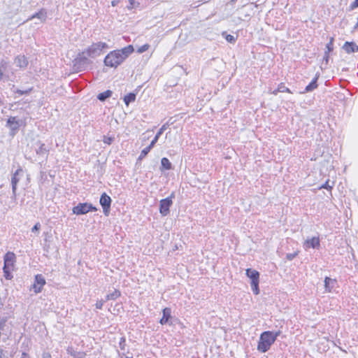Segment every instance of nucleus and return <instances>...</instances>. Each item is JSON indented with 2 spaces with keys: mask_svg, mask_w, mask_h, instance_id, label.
<instances>
[{
  "mask_svg": "<svg viewBox=\"0 0 358 358\" xmlns=\"http://www.w3.org/2000/svg\"><path fill=\"white\" fill-rule=\"evenodd\" d=\"M20 358H29V356H28V355H27V353L23 352V353L22 354V356H21V357H20Z\"/></svg>",
  "mask_w": 358,
  "mask_h": 358,
  "instance_id": "58836bf2",
  "label": "nucleus"
},
{
  "mask_svg": "<svg viewBox=\"0 0 358 358\" xmlns=\"http://www.w3.org/2000/svg\"><path fill=\"white\" fill-rule=\"evenodd\" d=\"M175 197L174 192H172L170 196L166 199H162L159 201V213L163 216H166L170 213V207L173 204V199Z\"/></svg>",
  "mask_w": 358,
  "mask_h": 358,
  "instance_id": "20e7f679",
  "label": "nucleus"
},
{
  "mask_svg": "<svg viewBox=\"0 0 358 358\" xmlns=\"http://www.w3.org/2000/svg\"><path fill=\"white\" fill-rule=\"evenodd\" d=\"M136 99V94L131 92L125 95L124 97V102L126 106H129L130 103L134 102Z\"/></svg>",
  "mask_w": 358,
  "mask_h": 358,
  "instance_id": "f3484780",
  "label": "nucleus"
},
{
  "mask_svg": "<svg viewBox=\"0 0 358 358\" xmlns=\"http://www.w3.org/2000/svg\"><path fill=\"white\" fill-rule=\"evenodd\" d=\"M125 56V59L134 52V47L131 45H129L121 50H117Z\"/></svg>",
  "mask_w": 358,
  "mask_h": 358,
  "instance_id": "dca6fc26",
  "label": "nucleus"
},
{
  "mask_svg": "<svg viewBox=\"0 0 358 358\" xmlns=\"http://www.w3.org/2000/svg\"><path fill=\"white\" fill-rule=\"evenodd\" d=\"M320 245V241L319 237H313L310 239H307L304 243V246L306 249L313 248H319Z\"/></svg>",
  "mask_w": 358,
  "mask_h": 358,
  "instance_id": "9b49d317",
  "label": "nucleus"
},
{
  "mask_svg": "<svg viewBox=\"0 0 358 358\" xmlns=\"http://www.w3.org/2000/svg\"><path fill=\"white\" fill-rule=\"evenodd\" d=\"M237 0H231L232 2H236Z\"/></svg>",
  "mask_w": 358,
  "mask_h": 358,
  "instance_id": "49530a36",
  "label": "nucleus"
},
{
  "mask_svg": "<svg viewBox=\"0 0 358 358\" xmlns=\"http://www.w3.org/2000/svg\"><path fill=\"white\" fill-rule=\"evenodd\" d=\"M123 342H124V337H122V338H121V341H120V345H122V343Z\"/></svg>",
  "mask_w": 358,
  "mask_h": 358,
  "instance_id": "a19ab883",
  "label": "nucleus"
},
{
  "mask_svg": "<svg viewBox=\"0 0 358 358\" xmlns=\"http://www.w3.org/2000/svg\"><path fill=\"white\" fill-rule=\"evenodd\" d=\"M149 48H150V45L146 43V44H144L142 46L139 47L136 51L138 53L141 54V53H143V52L147 51Z\"/></svg>",
  "mask_w": 358,
  "mask_h": 358,
  "instance_id": "bb28decb",
  "label": "nucleus"
},
{
  "mask_svg": "<svg viewBox=\"0 0 358 358\" xmlns=\"http://www.w3.org/2000/svg\"><path fill=\"white\" fill-rule=\"evenodd\" d=\"M16 257L14 252H7L4 255V265L3 267V275L6 280L13 278L12 271L15 269Z\"/></svg>",
  "mask_w": 358,
  "mask_h": 358,
  "instance_id": "f257e3e1",
  "label": "nucleus"
},
{
  "mask_svg": "<svg viewBox=\"0 0 358 358\" xmlns=\"http://www.w3.org/2000/svg\"><path fill=\"white\" fill-rule=\"evenodd\" d=\"M7 124L13 131L17 130L20 126L16 117H10L7 120Z\"/></svg>",
  "mask_w": 358,
  "mask_h": 358,
  "instance_id": "ddd939ff",
  "label": "nucleus"
},
{
  "mask_svg": "<svg viewBox=\"0 0 358 358\" xmlns=\"http://www.w3.org/2000/svg\"><path fill=\"white\" fill-rule=\"evenodd\" d=\"M125 60V56L120 51L113 50L110 52L104 59L106 66L116 68Z\"/></svg>",
  "mask_w": 358,
  "mask_h": 358,
  "instance_id": "f03ea898",
  "label": "nucleus"
},
{
  "mask_svg": "<svg viewBox=\"0 0 358 358\" xmlns=\"http://www.w3.org/2000/svg\"><path fill=\"white\" fill-rule=\"evenodd\" d=\"M17 66L24 68L28 64V61L24 55H20L15 58V60Z\"/></svg>",
  "mask_w": 358,
  "mask_h": 358,
  "instance_id": "4468645a",
  "label": "nucleus"
},
{
  "mask_svg": "<svg viewBox=\"0 0 358 358\" xmlns=\"http://www.w3.org/2000/svg\"><path fill=\"white\" fill-rule=\"evenodd\" d=\"M41 228V224L39 222H37L31 229L33 232L38 231Z\"/></svg>",
  "mask_w": 358,
  "mask_h": 358,
  "instance_id": "2f4dec72",
  "label": "nucleus"
},
{
  "mask_svg": "<svg viewBox=\"0 0 358 358\" xmlns=\"http://www.w3.org/2000/svg\"><path fill=\"white\" fill-rule=\"evenodd\" d=\"M280 92V90H279V88L278 87L275 89L272 92L271 94H273V95H277L278 93Z\"/></svg>",
  "mask_w": 358,
  "mask_h": 358,
  "instance_id": "e433bc0d",
  "label": "nucleus"
},
{
  "mask_svg": "<svg viewBox=\"0 0 358 358\" xmlns=\"http://www.w3.org/2000/svg\"><path fill=\"white\" fill-rule=\"evenodd\" d=\"M67 352L74 358H85L86 357L85 353L76 352L72 348H68Z\"/></svg>",
  "mask_w": 358,
  "mask_h": 358,
  "instance_id": "2eb2a0df",
  "label": "nucleus"
},
{
  "mask_svg": "<svg viewBox=\"0 0 358 358\" xmlns=\"http://www.w3.org/2000/svg\"><path fill=\"white\" fill-rule=\"evenodd\" d=\"M276 337H259L257 350L262 352H266L275 342Z\"/></svg>",
  "mask_w": 358,
  "mask_h": 358,
  "instance_id": "423d86ee",
  "label": "nucleus"
},
{
  "mask_svg": "<svg viewBox=\"0 0 358 358\" xmlns=\"http://www.w3.org/2000/svg\"><path fill=\"white\" fill-rule=\"evenodd\" d=\"M97 47L98 48H108V45L106 43H103V42H99L97 43Z\"/></svg>",
  "mask_w": 358,
  "mask_h": 358,
  "instance_id": "72a5a7b5",
  "label": "nucleus"
},
{
  "mask_svg": "<svg viewBox=\"0 0 358 358\" xmlns=\"http://www.w3.org/2000/svg\"><path fill=\"white\" fill-rule=\"evenodd\" d=\"M317 78L316 77L312 80V82L309 85H308L306 87V91L310 92V91H312V90L316 89L317 87Z\"/></svg>",
  "mask_w": 358,
  "mask_h": 358,
  "instance_id": "412c9836",
  "label": "nucleus"
},
{
  "mask_svg": "<svg viewBox=\"0 0 358 358\" xmlns=\"http://www.w3.org/2000/svg\"><path fill=\"white\" fill-rule=\"evenodd\" d=\"M97 208L92 203H80L72 209L73 213L77 215L86 214L89 212L96 211Z\"/></svg>",
  "mask_w": 358,
  "mask_h": 358,
  "instance_id": "39448f33",
  "label": "nucleus"
},
{
  "mask_svg": "<svg viewBox=\"0 0 358 358\" xmlns=\"http://www.w3.org/2000/svg\"><path fill=\"white\" fill-rule=\"evenodd\" d=\"M153 147L151 146V145L150 144L148 146H147L146 148H145L141 152L139 157H138V159L139 160H141L143 159L144 157H145V156L148 154V152L150 151V150Z\"/></svg>",
  "mask_w": 358,
  "mask_h": 358,
  "instance_id": "4be33fe9",
  "label": "nucleus"
},
{
  "mask_svg": "<svg viewBox=\"0 0 358 358\" xmlns=\"http://www.w3.org/2000/svg\"><path fill=\"white\" fill-rule=\"evenodd\" d=\"M333 46H334V38H331L330 41L327 45V48L329 52H331L333 50Z\"/></svg>",
  "mask_w": 358,
  "mask_h": 358,
  "instance_id": "c85d7f7f",
  "label": "nucleus"
},
{
  "mask_svg": "<svg viewBox=\"0 0 358 358\" xmlns=\"http://www.w3.org/2000/svg\"><path fill=\"white\" fill-rule=\"evenodd\" d=\"M112 95V92L110 90H106L103 92H101L98 94L97 98L100 101H105L107 98H109Z\"/></svg>",
  "mask_w": 358,
  "mask_h": 358,
  "instance_id": "aec40b11",
  "label": "nucleus"
},
{
  "mask_svg": "<svg viewBox=\"0 0 358 358\" xmlns=\"http://www.w3.org/2000/svg\"><path fill=\"white\" fill-rule=\"evenodd\" d=\"M245 275L251 280L250 285L253 293L255 295H258L260 292L259 287L260 274L259 271L251 268H247L245 270Z\"/></svg>",
  "mask_w": 358,
  "mask_h": 358,
  "instance_id": "7ed1b4c3",
  "label": "nucleus"
},
{
  "mask_svg": "<svg viewBox=\"0 0 358 358\" xmlns=\"http://www.w3.org/2000/svg\"><path fill=\"white\" fill-rule=\"evenodd\" d=\"M46 282L41 274H37L34 277V282L32 285V289L35 294L41 292Z\"/></svg>",
  "mask_w": 358,
  "mask_h": 358,
  "instance_id": "6e6552de",
  "label": "nucleus"
},
{
  "mask_svg": "<svg viewBox=\"0 0 358 358\" xmlns=\"http://www.w3.org/2000/svg\"><path fill=\"white\" fill-rule=\"evenodd\" d=\"M272 333L271 331H264L262 333L260 336H271Z\"/></svg>",
  "mask_w": 358,
  "mask_h": 358,
  "instance_id": "4c0bfd02",
  "label": "nucleus"
},
{
  "mask_svg": "<svg viewBox=\"0 0 358 358\" xmlns=\"http://www.w3.org/2000/svg\"><path fill=\"white\" fill-rule=\"evenodd\" d=\"M99 203L103 208V212L106 216H108L110 211V206L112 203L111 198L106 193L103 192L100 197Z\"/></svg>",
  "mask_w": 358,
  "mask_h": 358,
  "instance_id": "0eeeda50",
  "label": "nucleus"
},
{
  "mask_svg": "<svg viewBox=\"0 0 358 358\" xmlns=\"http://www.w3.org/2000/svg\"><path fill=\"white\" fill-rule=\"evenodd\" d=\"M3 69H5V67L1 64L0 66V80L2 79L3 76Z\"/></svg>",
  "mask_w": 358,
  "mask_h": 358,
  "instance_id": "f704fd0d",
  "label": "nucleus"
},
{
  "mask_svg": "<svg viewBox=\"0 0 358 358\" xmlns=\"http://www.w3.org/2000/svg\"><path fill=\"white\" fill-rule=\"evenodd\" d=\"M297 254L295 255H288L287 258L289 259H292L294 256H296Z\"/></svg>",
  "mask_w": 358,
  "mask_h": 358,
  "instance_id": "ea45409f",
  "label": "nucleus"
},
{
  "mask_svg": "<svg viewBox=\"0 0 358 358\" xmlns=\"http://www.w3.org/2000/svg\"><path fill=\"white\" fill-rule=\"evenodd\" d=\"M32 90H33L32 87L27 89L25 90H17L15 91V94H16L17 96H22V95H24V94H29Z\"/></svg>",
  "mask_w": 358,
  "mask_h": 358,
  "instance_id": "393cba45",
  "label": "nucleus"
},
{
  "mask_svg": "<svg viewBox=\"0 0 358 358\" xmlns=\"http://www.w3.org/2000/svg\"><path fill=\"white\" fill-rule=\"evenodd\" d=\"M125 358H129V357H125Z\"/></svg>",
  "mask_w": 358,
  "mask_h": 358,
  "instance_id": "de8ad7c7",
  "label": "nucleus"
},
{
  "mask_svg": "<svg viewBox=\"0 0 358 358\" xmlns=\"http://www.w3.org/2000/svg\"><path fill=\"white\" fill-rule=\"evenodd\" d=\"M343 49L348 54L358 52V45L355 42H345L343 45Z\"/></svg>",
  "mask_w": 358,
  "mask_h": 358,
  "instance_id": "1a4fd4ad",
  "label": "nucleus"
},
{
  "mask_svg": "<svg viewBox=\"0 0 358 358\" xmlns=\"http://www.w3.org/2000/svg\"><path fill=\"white\" fill-rule=\"evenodd\" d=\"M164 129V126H163L159 130V131L157 133V134L155 135V138L152 139V141L150 142V145L151 146L154 147L155 143L157 142L159 136L162 135L163 131Z\"/></svg>",
  "mask_w": 358,
  "mask_h": 358,
  "instance_id": "5701e85b",
  "label": "nucleus"
},
{
  "mask_svg": "<svg viewBox=\"0 0 358 358\" xmlns=\"http://www.w3.org/2000/svg\"><path fill=\"white\" fill-rule=\"evenodd\" d=\"M103 301L101 300L96 301V303H95L96 308H97V309H101L103 307Z\"/></svg>",
  "mask_w": 358,
  "mask_h": 358,
  "instance_id": "473e14b6",
  "label": "nucleus"
},
{
  "mask_svg": "<svg viewBox=\"0 0 358 358\" xmlns=\"http://www.w3.org/2000/svg\"><path fill=\"white\" fill-rule=\"evenodd\" d=\"M21 173H22V169L19 168L15 171L11 178L12 190L13 193H15L16 192L17 183L20 180L18 175L20 174Z\"/></svg>",
  "mask_w": 358,
  "mask_h": 358,
  "instance_id": "f8f14e48",
  "label": "nucleus"
},
{
  "mask_svg": "<svg viewBox=\"0 0 358 358\" xmlns=\"http://www.w3.org/2000/svg\"><path fill=\"white\" fill-rule=\"evenodd\" d=\"M111 4L113 6H115L117 5V3L113 1H112Z\"/></svg>",
  "mask_w": 358,
  "mask_h": 358,
  "instance_id": "79ce46f5",
  "label": "nucleus"
},
{
  "mask_svg": "<svg viewBox=\"0 0 358 358\" xmlns=\"http://www.w3.org/2000/svg\"><path fill=\"white\" fill-rule=\"evenodd\" d=\"M42 358H52V356L49 352H45L42 355Z\"/></svg>",
  "mask_w": 358,
  "mask_h": 358,
  "instance_id": "c9c22d12",
  "label": "nucleus"
},
{
  "mask_svg": "<svg viewBox=\"0 0 358 358\" xmlns=\"http://www.w3.org/2000/svg\"><path fill=\"white\" fill-rule=\"evenodd\" d=\"M161 165L163 169L170 170L172 167L171 163L166 157H163L161 159Z\"/></svg>",
  "mask_w": 358,
  "mask_h": 358,
  "instance_id": "6ab92c4d",
  "label": "nucleus"
},
{
  "mask_svg": "<svg viewBox=\"0 0 358 358\" xmlns=\"http://www.w3.org/2000/svg\"><path fill=\"white\" fill-rule=\"evenodd\" d=\"M121 296V292L118 289H115L112 293L108 294L106 296L107 301L115 300Z\"/></svg>",
  "mask_w": 358,
  "mask_h": 358,
  "instance_id": "a211bd4d",
  "label": "nucleus"
},
{
  "mask_svg": "<svg viewBox=\"0 0 358 358\" xmlns=\"http://www.w3.org/2000/svg\"><path fill=\"white\" fill-rule=\"evenodd\" d=\"M129 1H130V3H131V5H133V4H134V0H129Z\"/></svg>",
  "mask_w": 358,
  "mask_h": 358,
  "instance_id": "37998d69",
  "label": "nucleus"
},
{
  "mask_svg": "<svg viewBox=\"0 0 358 358\" xmlns=\"http://www.w3.org/2000/svg\"><path fill=\"white\" fill-rule=\"evenodd\" d=\"M358 7V0H355L350 5V9L354 10Z\"/></svg>",
  "mask_w": 358,
  "mask_h": 358,
  "instance_id": "7c9ffc66",
  "label": "nucleus"
},
{
  "mask_svg": "<svg viewBox=\"0 0 358 358\" xmlns=\"http://www.w3.org/2000/svg\"><path fill=\"white\" fill-rule=\"evenodd\" d=\"M45 12L43 11V10H41L40 12L36 13L35 15H34L32 16V18L33 17H38V18H41V17H45Z\"/></svg>",
  "mask_w": 358,
  "mask_h": 358,
  "instance_id": "c756f323",
  "label": "nucleus"
},
{
  "mask_svg": "<svg viewBox=\"0 0 358 358\" xmlns=\"http://www.w3.org/2000/svg\"><path fill=\"white\" fill-rule=\"evenodd\" d=\"M278 88H279V90H280V92H285V93H289V94H292V91L289 90V88H288L287 87L285 86V83H280L278 85Z\"/></svg>",
  "mask_w": 358,
  "mask_h": 358,
  "instance_id": "b1692460",
  "label": "nucleus"
},
{
  "mask_svg": "<svg viewBox=\"0 0 358 358\" xmlns=\"http://www.w3.org/2000/svg\"><path fill=\"white\" fill-rule=\"evenodd\" d=\"M327 187V185H322V187Z\"/></svg>",
  "mask_w": 358,
  "mask_h": 358,
  "instance_id": "c03bdc74",
  "label": "nucleus"
},
{
  "mask_svg": "<svg viewBox=\"0 0 358 358\" xmlns=\"http://www.w3.org/2000/svg\"><path fill=\"white\" fill-rule=\"evenodd\" d=\"M331 281H332V280L329 277H326L324 279V287H325L326 291L327 292H331V289L329 287V283Z\"/></svg>",
  "mask_w": 358,
  "mask_h": 358,
  "instance_id": "a878e982",
  "label": "nucleus"
},
{
  "mask_svg": "<svg viewBox=\"0 0 358 358\" xmlns=\"http://www.w3.org/2000/svg\"><path fill=\"white\" fill-rule=\"evenodd\" d=\"M163 315L162 318L160 319V324L164 325L169 322L170 320L171 319V309L170 308H164L162 310Z\"/></svg>",
  "mask_w": 358,
  "mask_h": 358,
  "instance_id": "9d476101",
  "label": "nucleus"
},
{
  "mask_svg": "<svg viewBox=\"0 0 358 358\" xmlns=\"http://www.w3.org/2000/svg\"><path fill=\"white\" fill-rule=\"evenodd\" d=\"M225 39L228 42L231 43H234L236 42V38L233 35H231V34H227L225 37Z\"/></svg>",
  "mask_w": 358,
  "mask_h": 358,
  "instance_id": "cd10ccee",
  "label": "nucleus"
},
{
  "mask_svg": "<svg viewBox=\"0 0 358 358\" xmlns=\"http://www.w3.org/2000/svg\"><path fill=\"white\" fill-rule=\"evenodd\" d=\"M327 187V185H322V187Z\"/></svg>",
  "mask_w": 358,
  "mask_h": 358,
  "instance_id": "a18cd8bd",
  "label": "nucleus"
}]
</instances>
